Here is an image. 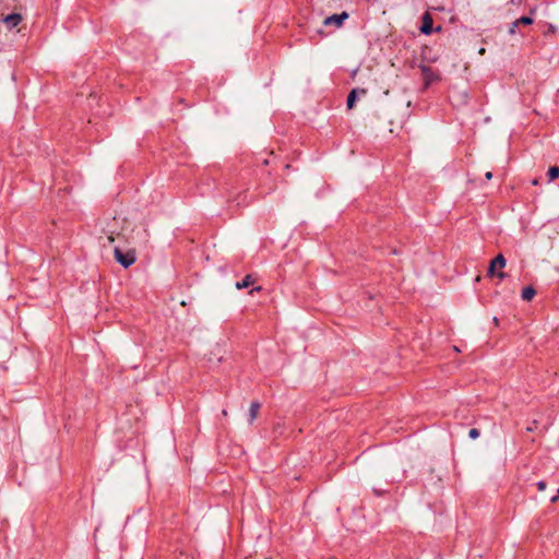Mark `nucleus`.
Wrapping results in <instances>:
<instances>
[{
	"label": "nucleus",
	"instance_id": "f257e3e1",
	"mask_svg": "<svg viewBox=\"0 0 559 559\" xmlns=\"http://www.w3.org/2000/svg\"><path fill=\"white\" fill-rule=\"evenodd\" d=\"M223 190L228 202H235L238 205L247 203V189L238 187L236 180H226L223 183Z\"/></svg>",
	"mask_w": 559,
	"mask_h": 559
},
{
	"label": "nucleus",
	"instance_id": "f03ea898",
	"mask_svg": "<svg viewBox=\"0 0 559 559\" xmlns=\"http://www.w3.org/2000/svg\"><path fill=\"white\" fill-rule=\"evenodd\" d=\"M114 254L117 262H119L126 269L131 266L136 261V253L134 249H130L127 252H123L119 247H115Z\"/></svg>",
	"mask_w": 559,
	"mask_h": 559
},
{
	"label": "nucleus",
	"instance_id": "7ed1b4c3",
	"mask_svg": "<svg viewBox=\"0 0 559 559\" xmlns=\"http://www.w3.org/2000/svg\"><path fill=\"white\" fill-rule=\"evenodd\" d=\"M506 259L502 254H498L495 259H491V280L499 278L502 280L506 276L504 272L501 270L506 266Z\"/></svg>",
	"mask_w": 559,
	"mask_h": 559
},
{
	"label": "nucleus",
	"instance_id": "20e7f679",
	"mask_svg": "<svg viewBox=\"0 0 559 559\" xmlns=\"http://www.w3.org/2000/svg\"><path fill=\"white\" fill-rule=\"evenodd\" d=\"M419 69H420L423 80H424V85L426 88L428 86H430L432 83L438 82L440 80L439 74L436 71H433L431 67H429L427 64H420Z\"/></svg>",
	"mask_w": 559,
	"mask_h": 559
},
{
	"label": "nucleus",
	"instance_id": "39448f33",
	"mask_svg": "<svg viewBox=\"0 0 559 559\" xmlns=\"http://www.w3.org/2000/svg\"><path fill=\"white\" fill-rule=\"evenodd\" d=\"M348 13L347 12H342L340 14H333V15H330V16H326L323 21V24L325 26H329V25H334L335 27H341L344 23L345 20L348 19Z\"/></svg>",
	"mask_w": 559,
	"mask_h": 559
},
{
	"label": "nucleus",
	"instance_id": "423d86ee",
	"mask_svg": "<svg viewBox=\"0 0 559 559\" xmlns=\"http://www.w3.org/2000/svg\"><path fill=\"white\" fill-rule=\"evenodd\" d=\"M23 17L20 13H11L5 16H3L2 22L5 24L8 29H12L16 27L21 22Z\"/></svg>",
	"mask_w": 559,
	"mask_h": 559
},
{
	"label": "nucleus",
	"instance_id": "0eeeda50",
	"mask_svg": "<svg viewBox=\"0 0 559 559\" xmlns=\"http://www.w3.org/2000/svg\"><path fill=\"white\" fill-rule=\"evenodd\" d=\"M357 94L366 95L367 94V90H365V88L352 90V92L347 96V102H346V105H347L348 109H352L354 107Z\"/></svg>",
	"mask_w": 559,
	"mask_h": 559
},
{
	"label": "nucleus",
	"instance_id": "6e6552de",
	"mask_svg": "<svg viewBox=\"0 0 559 559\" xmlns=\"http://www.w3.org/2000/svg\"><path fill=\"white\" fill-rule=\"evenodd\" d=\"M260 409H261V403L258 401H253L249 408V423L250 424H252L257 419V417L260 413Z\"/></svg>",
	"mask_w": 559,
	"mask_h": 559
},
{
	"label": "nucleus",
	"instance_id": "1a4fd4ad",
	"mask_svg": "<svg viewBox=\"0 0 559 559\" xmlns=\"http://www.w3.org/2000/svg\"><path fill=\"white\" fill-rule=\"evenodd\" d=\"M431 27H432V17L427 12L423 16L421 32L425 34H429L431 32Z\"/></svg>",
	"mask_w": 559,
	"mask_h": 559
},
{
	"label": "nucleus",
	"instance_id": "9d476101",
	"mask_svg": "<svg viewBox=\"0 0 559 559\" xmlns=\"http://www.w3.org/2000/svg\"><path fill=\"white\" fill-rule=\"evenodd\" d=\"M254 280L250 274L246 275L245 278L241 282H237L236 287L238 289L247 288L250 285H252Z\"/></svg>",
	"mask_w": 559,
	"mask_h": 559
},
{
	"label": "nucleus",
	"instance_id": "9b49d317",
	"mask_svg": "<svg viewBox=\"0 0 559 559\" xmlns=\"http://www.w3.org/2000/svg\"><path fill=\"white\" fill-rule=\"evenodd\" d=\"M536 292L533 287H526L522 292V298L523 300L530 301L534 296Z\"/></svg>",
	"mask_w": 559,
	"mask_h": 559
},
{
	"label": "nucleus",
	"instance_id": "f8f14e48",
	"mask_svg": "<svg viewBox=\"0 0 559 559\" xmlns=\"http://www.w3.org/2000/svg\"><path fill=\"white\" fill-rule=\"evenodd\" d=\"M533 20L530 16H522L515 22H513V27H518L520 25H530L532 24Z\"/></svg>",
	"mask_w": 559,
	"mask_h": 559
},
{
	"label": "nucleus",
	"instance_id": "ddd939ff",
	"mask_svg": "<svg viewBox=\"0 0 559 559\" xmlns=\"http://www.w3.org/2000/svg\"><path fill=\"white\" fill-rule=\"evenodd\" d=\"M548 176H549L550 180L558 178L559 177V167H557V166L550 167L548 170Z\"/></svg>",
	"mask_w": 559,
	"mask_h": 559
},
{
	"label": "nucleus",
	"instance_id": "4468645a",
	"mask_svg": "<svg viewBox=\"0 0 559 559\" xmlns=\"http://www.w3.org/2000/svg\"><path fill=\"white\" fill-rule=\"evenodd\" d=\"M468 436L472 438V439H476L478 436H479V430L476 429V428H472L468 432Z\"/></svg>",
	"mask_w": 559,
	"mask_h": 559
},
{
	"label": "nucleus",
	"instance_id": "2eb2a0df",
	"mask_svg": "<svg viewBox=\"0 0 559 559\" xmlns=\"http://www.w3.org/2000/svg\"><path fill=\"white\" fill-rule=\"evenodd\" d=\"M536 486H537V488H538V490H539V491H544V490L546 489V486H547V485H546V483H545V481H543V480H542V481H538V483L536 484Z\"/></svg>",
	"mask_w": 559,
	"mask_h": 559
},
{
	"label": "nucleus",
	"instance_id": "dca6fc26",
	"mask_svg": "<svg viewBox=\"0 0 559 559\" xmlns=\"http://www.w3.org/2000/svg\"><path fill=\"white\" fill-rule=\"evenodd\" d=\"M558 498H559V489H558L557 495L551 498V502H556L558 500Z\"/></svg>",
	"mask_w": 559,
	"mask_h": 559
},
{
	"label": "nucleus",
	"instance_id": "f3484780",
	"mask_svg": "<svg viewBox=\"0 0 559 559\" xmlns=\"http://www.w3.org/2000/svg\"><path fill=\"white\" fill-rule=\"evenodd\" d=\"M261 289H262V287L258 286V287L253 288L252 290H250V294H252L254 290L260 292Z\"/></svg>",
	"mask_w": 559,
	"mask_h": 559
},
{
	"label": "nucleus",
	"instance_id": "a211bd4d",
	"mask_svg": "<svg viewBox=\"0 0 559 559\" xmlns=\"http://www.w3.org/2000/svg\"><path fill=\"white\" fill-rule=\"evenodd\" d=\"M533 424H534V426H536V424H537V423H536V421H534ZM535 428H536V427H532V426H530V427H527V430H528V431H533Z\"/></svg>",
	"mask_w": 559,
	"mask_h": 559
},
{
	"label": "nucleus",
	"instance_id": "6ab92c4d",
	"mask_svg": "<svg viewBox=\"0 0 559 559\" xmlns=\"http://www.w3.org/2000/svg\"><path fill=\"white\" fill-rule=\"evenodd\" d=\"M511 34H514L515 33V27H513V24L511 25L510 27V31H509Z\"/></svg>",
	"mask_w": 559,
	"mask_h": 559
},
{
	"label": "nucleus",
	"instance_id": "aec40b11",
	"mask_svg": "<svg viewBox=\"0 0 559 559\" xmlns=\"http://www.w3.org/2000/svg\"><path fill=\"white\" fill-rule=\"evenodd\" d=\"M114 240H115V238H114L112 236H109V237H108V241H109V242H114Z\"/></svg>",
	"mask_w": 559,
	"mask_h": 559
},
{
	"label": "nucleus",
	"instance_id": "412c9836",
	"mask_svg": "<svg viewBox=\"0 0 559 559\" xmlns=\"http://www.w3.org/2000/svg\"><path fill=\"white\" fill-rule=\"evenodd\" d=\"M222 414H223V416H227V415H228V413H227V411H226V409H223V411H222Z\"/></svg>",
	"mask_w": 559,
	"mask_h": 559
},
{
	"label": "nucleus",
	"instance_id": "4be33fe9",
	"mask_svg": "<svg viewBox=\"0 0 559 559\" xmlns=\"http://www.w3.org/2000/svg\"><path fill=\"white\" fill-rule=\"evenodd\" d=\"M479 53H480V55H484V53H485V48H481V49L479 50Z\"/></svg>",
	"mask_w": 559,
	"mask_h": 559
},
{
	"label": "nucleus",
	"instance_id": "5701e85b",
	"mask_svg": "<svg viewBox=\"0 0 559 559\" xmlns=\"http://www.w3.org/2000/svg\"><path fill=\"white\" fill-rule=\"evenodd\" d=\"M492 320H493L495 324L498 325V319L493 318Z\"/></svg>",
	"mask_w": 559,
	"mask_h": 559
},
{
	"label": "nucleus",
	"instance_id": "b1692460",
	"mask_svg": "<svg viewBox=\"0 0 559 559\" xmlns=\"http://www.w3.org/2000/svg\"><path fill=\"white\" fill-rule=\"evenodd\" d=\"M486 179H489V171L485 174Z\"/></svg>",
	"mask_w": 559,
	"mask_h": 559
}]
</instances>
